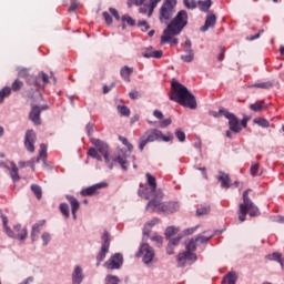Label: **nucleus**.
<instances>
[{
  "label": "nucleus",
  "instance_id": "nucleus-1",
  "mask_svg": "<svg viewBox=\"0 0 284 284\" xmlns=\"http://www.w3.org/2000/svg\"><path fill=\"white\" fill-rule=\"evenodd\" d=\"M185 26H187V11L181 10L164 29L161 37V45H165V43L179 45V39L172 37H179V34L183 32Z\"/></svg>",
  "mask_w": 284,
  "mask_h": 284
},
{
  "label": "nucleus",
  "instance_id": "nucleus-2",
  "mask_svg": "<svg viewBox=\"0 0 284 284\" xmlns=\"http://www.w3.org/2000/svg\"><path fill=\"white\" fill-rule=\"evenodd\" d=\"M170 101L179 103L183 108H190V110H196V97L187 90V87L183 85L178 80L171 82Z\"/></svg>",
  "mask_w": 284,
  "mask_h": 284
},
{
  "label": "nucleus",
  "instance_id": "nucleus-3",
  "mask_svg": "<svg viewBox=\"0 0 284 284\" xmlns=\"http://www.w3.org/2000/svg\"><path fill=\"white\" fill-rule=\"evenodd\" d=\"M146 183L149 186L138 191L139 196L149 201L148 207H156L161 199H163V191L156 190V178L146 173Z\"/></svg>",
  "mask_w": 284,
  "mask_h": 284
},
{
  "label": "nucleus",
  "instance_id": "nucleus-4",
  "mask_svg": "<svg viewBox=\"0 0 284 284\" xmlns=\"http://www.w3.org/2000/svg\"><path fill=\"white\" fill-rule=\"evenodd\" d=\"M250 192H252V189H247L243 192V203L239 205V221H241V223L246 221L247 214L251 216H261L258 206L250 199Z\"/></svg>",
  "mask_w": 284,
  "mask_h": 284
},
{
  "label": "nucleus",
  "instance_id": "nucleus-5",
  "mask_svg": "<svg viewBox=\"0 0 284 284\" xmlns=\"http://www.w3.org/2000/svg\"><path fill=\"white\" fill-rule=\"evenodd\" d=\"M174 140V135L171 133L169 135H163V132H161L159 129H152L149 130L140 138V144L139 149L141 152L145 150V145L148 143H154V141H164V143H170V141Z\"/></svg>",
  "mask_w": 284,
  "mask_h": 284
},
{
  "label": "nucleus",
  "instance_id": "nucleus-6",
  "mask_svg": "<svg viewBox=\"0 0 284 284\" xmlns=\"http://www.w3.org/2000/svg\"><path fill=\"white\" fill-rule=\"evenodd\" d=\"M199 245V242H196V239H191L186 244H185V252H182L178 255L176 261H178V265L180 267H184L185 263H187V261H192L194 263V261H196V254L194 252H196V247Z\"/></svg>",
  "mask_w": 284,
  "mask_h": 284
},
{
  "label": "nucleus",
  "instance_id": "nucleus-7",
  "mask_svg": "<svg viewBox=\"0 0 284 284\" xmlns=\"http://www.w3.org/2000/svg\"><path fill=\"white\" fill-rule=\"evenodd\" d=\"M181 209V205L179 202H166L163 203V199H160L159 204L156 206H150L148 207L146 204V211L148 212H164V214H174V212H179Z\"/></svg>",
  "mask_w": 284,
  "mask_h": 284
},
{
  "label": "nucleus",
  "instance_id": "nucleus-8",
  "mask_svg": "<svg viewBox=\"0 0 284 284\" xmlns=\"http://www.w3.org/2000/svg\"><path fill=\"white\" fill-rule=\"evenodd\" d=\"M174 8H176V0H164L160 9L161 23H168V21L174 17V12H176Z\"/></svg>",
  "mask_w": 284,
  "mask_h": 284
},
{
  "label": "nucleus",
  "instance_id": "nucleus-9",
  "mask_svg": "<svg viewBox=\"0 0 284 284\" xmlns=\"http://www.w3.org/2000/svg\"><path fill=\"white\" fill-rule=\"evenodd\" d=\"M138 258L142 256V261L145 265H150L154 261V248L150 244H142L136 253Z\"/></svg>",
  "mask_w": 284,
  "mask_h": 284
},
{
  "label": "nucleus",
  "instance_id": "nucleus-10",
  "mask_svg": "<svg viewBox=\"0 0 284 284\" xmlns=\"http://www.w3.org/2000/svg\"><path fill=\"white\" fill-rule=\"evenodd\" d=\"M10 239H18V241H26L28 239V229L21 227V224L13 226V231L10 227H7L6 233Z\"/></svg>",
  "mask_w": 284,
  "mask_h": 284
},
{
  "label": "nucleus",
  "instance_id": "nucleus-11",
  "mask_svg": "<svg viewBox=\"0 0 284 284\" xmlns=\"http://www.w3.org/2000/svg\"><path fill=\"white\" fill-rule=\"evenodd\" d=\"M110 252V233L108 231H104L102 235V246L100 252L97 255L98 265L102 263V261H105V254Z\"/></svg>",
  "mask_w": 284,
  "mask_h": 284
},
{
  "label": "nucleus",
  "instance_id": "nucleus-12",
  "mask_svg": "<svg viewBox=\"0 0 284 284\" xmlns=\"http://www.w3.org/2000/svg\"><path fill=\"white\" fill-rule=\"evenodd\" d=\"M91 143L97 146L98 152L104 156L105 163H110V146L108 143L99 140V139H91Z\"/></svg>",
  "mask_w": 284,
  "mask_h": 284
},
{
  "label": "nucleus",
  "instance_id": "nucleus-13",
  "mask_svg": "<svg viewBox=\"0 0 284 284\" xmlns=\"http://www.w3.org/2000/svg\"><path fill=\"white\" fill-rule=\"evenodd\" d=\"M103 187H108L106 182H100L85 189H82L80 191V194L81 196H98V194H100L99 190H103Z\"/></svg>",
  "mask_w": 284,
  "mask_h": 284
},
{
  "label": "nucleus",
  "instance_id": "nucleus-14",
  "mask_svg": "<svg viewBox=\"0 0 284 284\" xmlns=\"http://www.w3.org/2000/svg\"><path fill=\"white\" fill-rule=\"evenodd\" d=\"M121 265H123V255L121 253H115L104 263L106 270H119Z\"/></svg>",
  "mask_w": 284,
  "mask_h": 284
},
{
  "label": "nucleus",
  "instance_id": "nucleus-15",
  "mask_svg": "<svg viewBox=\"0 0 284 284\" xmlns=\"http://www.w3.org/2000/svg\"><path fill=\"white\" fill-rule=\"evenodd\" d=\"M34 143H37V133L34 130H28L24 135V148L28 150L31 154L34 153Z\"/></svg>",
  "mask_w": 284,
  "mask_h": 284
},
{
  "label": "nucleus",
  "instance_id": "nucleus-16",
  "mask_svg": "<svg viewBox=\"0 0 284 284\" xmlns=\"http://www.w3.org/2000/svg\"><path fill=\"white\" fill-rule=\"evenodd\" d=\"M48 159V146L45 144H40V152L38 158H32L28 163L31 165L32 171L34 172V163H39V161H43Z\"/></svg>",
  "mask_w": 284,
  "mask_h": 284
},
{
  "label": "nucleus",
  "instance_id": "nucleus-17",
  "mask_svg": "<svg viewBox=\"0 0 284 284\" xmlns=\"http://www.w3.org/2000/svg\"><path fill=\"white\" fill-rule=\"evenodd\" d=\"M29 119L34 125H41V106L33 105L29 113Z\"/></svg>",
  "mask_w": 284,
  "mask_h": 284
},
{
  "label": "nucleus",
  "instance_id": "nucleus-18",
  "mask_svg": "<svg viewBox=\"0 0 284 284\" xmlns=\"http://www.w3.org/2000/svg\"><path fill=\"white\" fill-rule=\"evenodd\" d=\"M142 57H144V59H161V57H163V51H155L152 47H150L142 50Z\"/></svg>",
  "mask_w": 284,
  "mask_h": 284
},
{
  "label": "nucleus",
  "instance_id": "nucleus-19",
  "mask_svg": "<svg viewBox=\"0 0 284 284\" xmlns=\"http://www.w3.org/2000/svg\"><path fill=\"white\" fill-rule=\"evenodd\" d=\"M65 199L70 203L72 216L74 221H77V212H79V207H81V203H79V200H77L74 195H67Z\"/></svg>",
  "mask_w": 284,
  "mask_h": 284
},
{
  "label": "nucleus",
  "instance_id": "nucleus-20",
  "mask_svg": "<svg viewBox=\"0 0 284 284\" xmlns=\"http://www.w3.org/2000/svg\"><path fill=\"white\" fill-rule=\"evenodd\" d=\"M216 26V14L209 12L203 27H201V32H207L209 28H214Z\"/></svg>",
  "mask_w": 284,
  "mask_h": 284
},
{
  "label": "nucleus",
  "instance_id": "nucleus-21",
  "mask_svg": "<svg viewBox=\"0 0 284 284\" xmlns=\"http://www.w3.org/2000/svg\"><path fill=\"white\" fill-rule=\"evenodd\" d=\"M45 225V220L39 221L38 223L32 225L31 230V240L32 243L39 239V234H41V229Z\"/></svg>",
  "mask_w": 284,
  "mask_h": 284
},
{
  "label": "nucleus",
  "instance_id": "nucleus-22",
  "mask_svg": "<svg viewBox=\"0 0 284 284\" xmlns=\"http://www.w3.org/2000/svg\"><path fill=\"white\" fill-rule=\"evenodd\" d=\"M83 268L81 266H75L72 273V283L73 284H81L83 283Z\"/></svg>",
  "mask_w": 284,
  "mask_h": 284
},
{
  "label": "nucleus",
  "instance_id": "nucleus-23",
  "mask_svg": "<svg viewBox=\"0 0 284 284\" xmlns=\"http://www.w3.org/2000/svg\"><path fill=\"white\" fill-rule=\"evenodd\" d=\"M229 125L231 132H235V134H239V132L243 130V128H241V124L239 123V118H236V115L234 114L229 119Z\"/></svg>",
  "mask_w": 284,
  "mask_h": 284
},
{
  "label": "nucleus",
  "instance_id": "nucleus-24",
  "mask_svg": "<svg viewBox=\"0 0 284 284\" xmlns=\"http://www.w3.org/2000/svg\"><path fill=\"white\" fill-rule=\"evenodd\" d=\"M217 181L221 183V187H223L224 190H230L232 180H230V175L227 173L220 172Z\"/></svg>",
  "mask_w": 284,
  "mask_h": 284
},
{
  "label": "nucleus",
  "instance_id": "nucleus-25",
  "mask_svg": "<svg viewBox=\"0 0 284 284\" xmlns=\"http://www.w3.org/2000/svg\"><path fill=\"white\" fill-rule=\"evenodd\" d=\"M28 85H33V88H41V82L39 81V75H30V74H24L22 75Z\"/></svg>",
  "mask_w": 284,
  "mask_h": 284
},
{
  "label": "nucleus",
  "instance_id": "nucleus-26",
  "mask_svg": "<svg viewBox=\"0 0 284 284\" xmlns=\"http://www.w3.org/2000/svg\"><path fill=\"white\" fill-rule=\"evenodd\" d=\"M132 72H134L133 68H130L128 65H124L121 70H120V75L121 78L126 82L130 83V77L132 75Z\"/></svg>",
  "mask_w": 284,
  "mask_h": 284
},
{
  "label": "nucleus",
  "instance_id": "nucleus-27",
  "mask_svg": "<svg viewBox=\"0 0 284 284\" xmlns=\"http://www.w3.org/2000/svg\"><path fill=\"white\" fill-rule=\"evenodd\" d=\"M250 110H252V112H263V110H266L267 104H265V101H257L253 104H250Z\"/></svg>",
  "mask_w": 284,
  "mask_h": 284
},
{
  "label": "nucleus",
  "instance_id": "nucleus-28",
  "mask_svg": "<svg viewBox=\"0 0 284 284\" xmlns=\"http://www.w3.org/2000/svg\"><path fill=\"white\" fill-rule=\"evenodd\" d=\"M9 170L13 183H17V181H21V176L19 175V168H17V164L14 162H11V169Z\"/></svg>",
  "mask_w": 284,
  "mask_h": 284
},
{
  "label": "nucleus",
  "instance_id": "nucleus-29",
  "mask_svg": "<svg viewBox=\"0 0 284 284\" xmlns=\"http://www.w3.org/2000/svg\"><path fill=\"white\" fill-rule=\"evenodd\" d=\"M197 6L202 12H210V8H212V0H200L197 1Z\"/></svg>",
  "mask_w": 284,
  "mask_h": 284
},
{
  "label": "nucleus",
  "instance_id": "nucleus-30",
  "mask_svg": "<svg viewBox=\"0 0 284 284\" xmlns=\"http://www.w3.org/2000/svg\"><path fill=\"white\" fill-rule=\"evenodd\" d=\"M212 212V206L210 205H202L196 210V216H207Z\"/></svg>",
  "mask_w": 284,
  "mask_h": 284
},
{
  "label": "nucleus",
  "instance_id": "nucleus-31",
  "mask_svg": "<svg viewBox=\"0 0 284 284\" xmlns=\"http://www.w3.org/2000/svg\"><path fill=\"white\" fill-rule=\"evenodd\" d=\"M121 21L123 23L122 24L123 30H125V23L126 26H131V27L136 26V21L132 17H130V14L122 16Z\"/></svg>",
  "mask_w": 284,
  "mask_h": 284
},
{
  "label": "nucleus",
  "instance_id": "nucleus-32",
  "mask_svg": "<svg viewBox=\"0 0 284 284\" xmlns=\"http://www.w3.org/2000/svg\"><path fill=\"white\" fill-rule=\"evenodd\" d=\"M266 258L268 261H276L283 267V255L281 253L274 252L272 254L266 255Z\"/></svg>",
  "mask_w": 284,
  "mask_h": 284
},
{
  "label": "nucleus",
  "instance_id": "nucleus-33",
  "mask_svg": "<svg viewBox=\"0 0 284 284\" xmlns=\"http://www.w3.org/2000/svg\"><path fill=\"white\" fill-rule=\"evenodd\" d=\"M10 94H12V89H10V87H4L2 90H0V103H3V101L10 97Z\"/></svg>",
  "mask_w": 284,
  "mask_h": 284
},
{
  "label": "nucleus",
  "instance_id": "nucleus-34",
  "mask_svg": "<svg viewBox=\"0 0 284 284\" xmlns=\"http://www.w3.org/2000/svg\"><path fill=\"white\" fill-rule=\"evenodd\" d=\"M31 191L33 192L38 201H41V197L43 196V190L41 189V186H39L38 184H32Z\"/></svg>",
  "mask_w": 284,
  "mask_h": 284
},
{
  "label": "nucleus",
  "instance_id": "nucleus-35",
  "mask_svg": "<svg viewBox=\"0 0 284 284\" xmlns=\"http://www.w3.org/2000/svg\"><path fill=\"white\" fill-rule=\"evenodd\" d=\"M222 284H236V274L235 273L226 274L222 281Z\"/></svg>",
  "mask_w": 284,
  "mask_h": 284
},
{
  "label": "nucleus",
  "instance_id": "nucleus-36",
  "mask_svg": "<svg viewBox=\"0 0 284 284\" xmlns=\"http://www.w3.org/2000/svg\"><path fill=\"white\" fill-rule=\"evenodd\" d=\"M185 52H186V54L181 55L182 61H184L185 63H192V61H194V51L189 50Z\"/></svg>",
  "mask_w": 284,
  "mask_h": 284
},
{
  "label": "nucleus",
  "instance_id": "nucleus-37",
  "mask_svg": "<svg viewBox=\"0 0 284 284\" xmlns=\"http://www.w3.org/2000/svg\"><path fill=\"white\" fill-rule=\"evenodd\" d=\"M253 123L260 125V128H270V121H267L265 118H255Z\"/></svg>",
  "mask_w": 284,
  "mask_h": 284
},
{
  "label": "nucleus",
  "instance_id": "nucleus-38",
  "mask_svg": "<svg viewBox=\"0 0 284 284\" xmlns=\"http://www.w3.org/2000/svg\"><path fill=\"white\" fill-rule=\"evenodd\" d=\"M260 164L255 163L251 165V176H261L263 174V172H260Z\"/></svg>",
  "mask_w": 284,
  "mask_h": 284
},
{
  "label": "nucleus",
  "instance_id": "nucleus-39",
  "mask_svg": "<svg viewBox=\"0 0 284 284\" xmlns=\"http://www.w3.org/2000/svg\"><path fill=\"white\" fill-rule=\"evenodd\" d=\"M159 3H161V0H150L148 17H152L154 9L156 6H159Z\"/></svg>",
  "mask_w": 284,
  "mask_h": 284
},
{
  "label": "nucleus",
  "instance_id": "nucleus-40",
  "mask_svg": "<svg viewBox=\"0 0 284 284\" xmlns=\"http://www.w3.org/2000/svg\"><path fill=\"white\" fill-rule=\"evenodd\" d=\"M60 212L64 215V219H70V206L67 203L60 204Z\"/></svg>",
  "mask_w": 284,
  "mask_h": 284
},
{
  "label": "nucleus",
  "instance_id": "nucleus-41",
  "mask_svg": "<svg viewBox=\"0 0 284 284\" xmlns=\"http://www.w3.org/2000/svg\"><path fill=\"white\" fill-rule=\"evenodd\" d=\"M253 88H260L262 90H270L271 88H274V84L272 82H260L253 84Z\"/></svg>",
  "mask_w": 284,
  "mask_h": 284
},
{
  "label": "nucleus",
  "instance_id": "nucleus-42",
  "mask_svg": "<svg viewBox=\"0 0 284 284\" xmlns=\"http://www.w3.org/2000/svg\"><path fill=\"white\" fill-rule=\"evenodd\" d=\"M21 88H23V81L17 79L11 84L10 90H12L13 92H19V90H21Z\"/></svg>",
  "mask_w": 284,
  "mask_h": 284
},
{
  "label": "nucleus",
  "instance_id": "nucleus-43",
  "mask_svg": "<svg viewBox=\"0 0 284 284\" xmlns=\"http://www.w3.org/2000/svg\"><path fill=\"white\" fill-rule=\"evenodd\" d=\"M118 112L121 114V116H130V108L126 105H118Z\"/></svg>",
  "mask_w": 284,
  "mask_h": 284
},
{
  "label": "nucleus",
  "instance_id": "nucleus-44",
  "mask_svg": "<svg viewBox=\"0 0 284 284\" xmlns=\"http://www.w3.org/2000/svg\"><path fill=\"white\" fill-rule=\"evenodd\" d=\"M114 161L119 162L122 169L128 170V159L125 156L118 155Z\"/></svg>",
  "mask_w": 284,
  "mask_h": 284
},
{
  "label": "nucleus",
  "instance_id": "nucleus-45",
  "mask_svg": "<svg viewBox=\"0 0 284 284\" xmlns=\"http://www.w3.org/2000/svg\"><path fill=\"white\" fill-rule=\"evenodd\" d=\"M38 79L40 82H43V85H48V83H50V77H48V74L44 72L38 73Z\"/></svg>",
  "mask_w": 284,
  "mask_h": 284
},
{
  "label": "nucleus",
  "instance_id": "nucleus-46",
  "mask_svg": "<svg viewBox=\"0 0 284 284\" xmlns=\"http://www.w3.org/2000/svg\"><path fill=\"white\" fill-rule=\"evenodd\" d=\"M179 232V229L174 227V226H169L165 230V236L166 239H171V236H174V234H176Z\"/></svg>",
  "mask_w": 284,
  "mask_h": 284
},
{
  "label": "nucleus",
  "instance_id": "nucleus-47",
  "mask_svg": "<svg viewBox=\"0 0 284 284\" xmlns=\"http://www.w3.org/2000/svg\"><path fill=\"white\" fill-rule=\"evenodd\" d=\"M119 141H121V143H123V145H125L129 150V152H132V150H134V146L132 145V143H130L128 141V138H124V136H119Z\"/></svg>",
  "mask_w": 284,
  "mask_h": 284
},
{
  "label": "nucleus",
  "instance_id": "nucleus-48",
  "mask_svg": "<svg viewBox=\"0 0 284 284\" xmlns=\"http://www.w3.org/2000/svg\"><path fill=\"white\" fill-rule=\"evenodd\" d=\"M175 136L180 143H185V132H183L181 129L175 130Z\"/></svg>",
  "mask_w": 284,
  "mask_h": 284
},
{
  "label": "nucleus",
  "instance_id": "nucleus-49",
  "mask_svg": "<svg viewBox=\"0 0 284 284\" xmlns=\"http://www.w3.org/2000/svg\"><path fill=\"white\" fill-rule=\"evenodd\" d=\"M212 240V235H210L209 237H205L203 235H197L195 237V241L197 242V244H203V243H210V241Z\"/></svg>",
  "mask_w": 284,
  "mask_h": 284
},
{
  "label": "nucleus",
  "instance_id": "nucleus-50",
  "mask_svg": "<svg viewBox=\"0 0 284 284\" xmlns=\"http://www.w3.org/2000/svg\"><path fill=\"white\" fill-rule=\"evenodd\" d=\"M138 27L141 28L142 32H148V30H150V24L145 20L139 21Z\"/></svg>",
  "mask_w": 284,
  "mask_h": 284
},
{
  "label": "nucleus",
  "instance_id": "nucleus-51",
  "mask_svg": "<svg viewBox=\"0 0 284 284\" xmlns=\"http://www.w3.org/2000/svg\"><path fill=\"white\" fill-rule=\"evenodd\" d=\"M79 8V1L77 0H71L70 1V7H69V12H75V10Z\"/></svg>",
  "mask_w": 284,
  "mask_h": 284
},
{
  "label": "nucleus",
  "instance_id": "nucleus-52",
  "mask_svg": "<svg viewBox=\"0 0 284 284\" xmlns=\"http://www.w3.org/2000/svg\"><path fill=\"white\" fill-rule=\"evenodd\" d=\"M168 125H172V119L168 118L161 122H159L158 128H168Z\"/></svg>",
  "mask_w": 284,
  "mask_h": 284
},
{
  "label": "nucleus",
  "instance_id": "nucleus-53",
  "mask_svg": "<svg viewBox=\"0 0 284 284\" xmlns=\"http://www.w3.org/2000/svg\"><path fill=\"white\" fill-rule=\"evenodd\" d=\"M102 17H103L105 23H106L108 26H111V23H112V16H110V13H109L108 11H104V12L102 13Z\"/></svg>",
  "mask_w": 284,
  "mask_h": 284
},
{
  "label": "nucleus",
  "instance_id": "nucleus-54",
  "mask_svg": "<svg viewBox=\"0 0 284 284\" xmlns=\"http://www.w3.org/2000/svg\"><path fill=\"white\" fill-rule=\"evenodd\" d=\"M106 284H119V277L114 275H109L106 277Z\"/></svg>",
  "mask_w": 284,
  "mask_h": 284
},
{
  "label": "nucleus",
  "instance_id": "nucleus-55",
  "mask_svg": "<svg viewBox=\"0 0 284 284\" xmlns=\"http://www.w3.org/2000/svg\"><path fill=\"white\" fill-rule=\"evenodd\" d=\"M184 6H186L191 10H194V8L199 6V2H196L195 0H187L186 2H184Z\"/></svg>",
  "mask_w": 284,
  "mask_h": 284
},
{
  "label": "nucleus",
  "instance_id": "nucleus-56",
  "mask_svg": "<svg viewBox=\"0 0 284 284\" xmlns=\"http://www.w3.org/2000/svg\"><path fill=\"white\" fill-rule=\"evenodd\" d=\"M159 223H161V220H159V217H154L151 221H149L145 225L148 227H154V225H159Z\"/></svg>",
  "mask_w": 284,
  "mask_h": 284
},
{
  "label": "nucleus",
  "instance_id": "nucleus-57",
  "mask_svg": "<svg viewBox=\"0 0 284 284\" xmlns=\"http://www.w3.org/2000/svg\"><path fill=\"white\" fill-rule=\"evenodd\" d=\"M109 11L116 21H121V16H119V11L116 9L110 8Z\"/></svg>",
  "mask_w": 284,
  "mask_h": 284
},
{
  "label": "nucleus",
  "instance_id": "nucleus-58",
  "mask_svg": "<svg viewBox=\"0 0 284 284\" xmlns=\"http://www.w3.org/2000/svg\"><path fill=\"white\" fill-rule=\"evenodd\" d=\"M41 239L43 241V245H48L51 241V236H50V233H43L41 235Z\"/></svg>",
  "mask_w": 284,
  "mask_h": 284
},
{
  "label": "nucleus",
  "instance_id": "nucleus-59",
  "mask_svg": "<svg viewBox=\"0 0 284 284\" xmlns=\"http://www.w3.org/2000/svg\"><path fill=\"white\" fill-rule=\"evenodd\" d=\"M219 112H220V114H222L223 116H225V119H230L231 116L234 115V113H231V112H229V111L225 110V109H220Z\"/></svg>",
  "mask_w": 284,
  "mask_h": 284
},
{
  "label": "nucleus",
  "instance_id": "nucleus-60",
  "mask_svg": "<svg viewBox=\"0 0 284 284\" xmlns=\"http://www.w3.org/2000/svg\"><path fill=\"white\" fill-rule=\"evenodd\" d=\"M85 130H87L88 136H92L94 132V124H87Z\"/></svg>",
  "mask_w": 284,
  "mask_h": 284
},
{
  "label": "nucleus",
  "instance_id": "nucleus-61",
  "mask_svg": "<svg viewBox=\"0 0 284 284\" xmlns=\"http://www.w3.org/2000/svg\"><path fill=\"white\" fill-rule=\"evenodd\" d=\"M99 154V151H97V149L94 148H90L88 150V156H91L92 159H94V156H97Z\"/></svg>",
  "mask_w": 284,
  "mask_h": 284
},
{
  "label": "nucleus",
  "instance_id": "nucleus-62",
  "mask_svg": "<svg viewBox=\"0 0 284 284\" xmlns=\"http://www.w3.org/2000/svg\"><path fill=\"white\" fill-rule=\"evenodd\" d=\"M151 241H154L155 243L161 245L163 243V237L161 235H154L151 237Z\"/></svg>",
  "mask_w": 284,
  "mask_h": 284
},
{
  "label": "nucleus",
  "instance_id": "nucleus-63",
  "mask_svg": "<svg viewBox=\"0 0 284 284\" xmlns=\"http://www.w3.org/2000/svg\"><path fill=\"white\" fill-rule=\"evenodd\" d=\"M153 116H155V119H159L160 121H162L163 119V112L159 111V110H155L153 112Z\"/></svg>",
  "mask_w": 284,
  "mask_h": 284
},
{
  "label": "nucleus",
  "instance_id": "nucleus-64",
  "mask_svg": "<svg viewBox=\"0 0 284 284\" xmlns=\"http://www.w3.org/2000/svg\"><path fill=\"white\" fill-rule=\"evenodd\" d=\"M129 97H130V99L136 100V99H139L141 95L139 94L138 91H132V92L129 93Z\"/></svg>",
  "mask_w": 284,
  "mask_h": 284
}]
</instances>
